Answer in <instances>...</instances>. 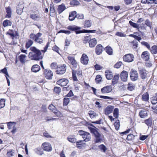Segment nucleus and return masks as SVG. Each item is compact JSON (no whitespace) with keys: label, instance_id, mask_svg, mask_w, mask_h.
I'll use <instances>...</instances> for the list:
<instances>
[{"label":"nucleus","instance_id":"f257e3e1","mask_svg":"<svg viewBox=\"0 0 157 157\" xmlns=\"http://www.w3.org/2000/svg\"><path fill=\"white\" fill-rule=\"evenodd\" d=\"M31 51L29 54V58L31 60H39L43 58L40 50L35 47H32L30 48Z\"/></svg>","mask_w":157,"mask_h":157},{"label":"nucleus","instance_id":"f03ea898","mask_svg":"<svg viewBox=\"0 0 157 157\" xmlns=\"http://www.w3.org/2000/svg\"><path fill=\"white\" fill-rule=\"evenodd\" d=\"M67 29L68 30L75 31L76 34H78L81 33H95L96 30H79L81 29L80 27H78L76 25L69 26L67 27Z\"/></svg>","mask_w":157,"mask_h":157},{"label":"nucleus","instance_id":"7ed1b4c3","mask_svg":"<svg viewBox=\"0 0 157 157\" xmlns=\"http://www.w3.org/2000/svg\"><path fill=\"white\" fill-rule=\"evenodd\" d=\"M95 137L94 142L95 143H101L103 140L104 136L100 134L96 130L92 131Z\"/></svg>","mask_w":157,"mask_h":157},{"label":"nucleus","instance_id":"20e7f679","mask_svg":"<svg viewBox=\"0 0 157 157\" xmlns=\"http://www.w3.org/2000/svg\"><path fill=\"white\" fill-rule=\"evenodd\" d=\"M66 69L67 66L65 64L59 65L58 66L57 70L56 71V73L59 75H63L66 72Z\"/></svg>","mask_w":157,"mask_h":157},{"label":"nucleus","instance_id":"39448f33","mask_svg":"<svg viewBox=\"0 0 157 157\" xmlns=\"http://www.w3.org/2000/svg\"><path fill=\"white\" fill-rule=\"evenodd\" d=\"M41 147L43 150L46 151H51L52 150V147L51 144L48 142H45L43 143Z\"/></svg>","mask_w":157,"mask_h":157},{"label":"nucleus","instance_id":"423d86ee","mask_svg":"<svg viewBox=\"0 0 157 157\" xmlns=\"http://www.w3.org/2000/svg\"><path fill=\"white\" fill-rule=\"evenodd\" d=\"M130 77L131 80L133 81H136L138 79L137 72L136 71L133 70L130 72Z\"/></svg>","mask_w":157,"mask_h":157},{"label":"nucleus","instance_id":"0eeeda50","mask_svg":"<svg viewBox=\"0 0 157 157\" xmlns=\"http://www.w3.org/2000/svg\"><path fill=\"white\" fill-rule=\"evenodd\" d=\"M134 57L132 54H128L124 55L123 57V60L126 62H130L133 60Z\"/></svg>","mask_w":157,"mask_h":157},{"label":"nucleus","instance_id":"6e6552de","mask_svg":"<svg viewBox=\"0 0 157 157\" xmlns=\"http://www.w3.org/2000/svg\"><path fill=\"white\" fill-rule=\"evenodd\" d=\"M69 62L73 66V68L74 69L76 68L78 65L77 63L75 60V58L71 56H68L67 57Z\"/></svg>","mask_w":157,"mask_h":157},{"label":"nucleus","instance_id":"1a4fd4ad","mask_svg":"<svg viewBox=\"0 0 157 157\" xmlns=\"http://www.w3.org/2000/svg\"><path fill=\"white\" fill-rule=\"evenodd\" d=\"M44 73L46 78L48 79L52 78L53 76L52 72L50 69H47L44 70Z\"/></svg>","mask_w":157,"mask_h":157},{"label":"nucleus","instance_id":"9d476101","mask_svg":"<svg viewBox=\"0 0 157 157\" xmlns=\"http://www.w3.org/2000/svg\"><path fill=\"white\" fill-rule=\"evenodd\" d=\"M139 72L141 78L145 79L147 78V71L144 68H139Z\"/></svg>","mask_w":157,"mask_h":157},{"label":"nucleus","instance_id":"9b49d317","mask_svg":"<svg viewBox=\"0 0 157 157\" xmlns=\"http://www.w3.org/2000/svg\"><path fill=\"white\" fill-rule=\"evenodd\" d=\"M42 35V34L40 33H38L36 34L32 33L30 35L29 37L30 39L34 40L35 42L41 37Z\"/></svg>","mask_w":157,"mask_h":157},{"label":"nucleus","instance_id":"f8f14e48","mask_svg":"<svg viewBox=\"0 0 157 157\" xmlns=\"http://www.w3.org/2000/svg\"><path fill=\"white\" fill-rule=\"evenodd\" d=\"M68 80L65 78H62L58 80L56 83L57 84L60 86H66L68 84Z\"/></svg>","mask_w":157,"mask_h":157},{"label":"nucleus","instance_id":"ddd939ff","mask_svg":"<svg viewBox=\"0 0 157 157\" xmlns=\"http://www.w3.org/2000/svg\"><path fill=\"white\" fill-rule=\"evenodd\" d=\"M80 60L82 63L86 65L89 61V59L87 56L85 54H83L80 59Z\"/></svg>","mask_w":157,"mask_h":157},{"label":"nucleus","instance_id":"4468645a","mask_svg":"<svg viewBox=\"0 0 157 157\" xmlns=\"http://www.w3.org/2000/svg\"><path fill=\"white\" fill-rule=\"evenodd\" d=\"M112 89L111 86H105L101 89V92L103 94L109 93L112 91Z\"/></svg>","mask_w":157,"mask_h":157},{"label":"nucleus","instance_id":"2eb2a0df","mask_svg":"<svg viewBox=\"0 0 157 157\" xmlns=\"http://www.w3.org/2000/svg\"><path fill=\"white\" fill-rule=\"evenodd\" d=\"M120 76L121 80L125 82L127 80L128 73L125 71H123L121 73Z\"/></svg>","mask_w":157,"mask_h":157},{"label":"nucleus","instance_id":"dca6fc26","mask_svg":"<svg viewBox=\"0 0 157 157\" xmlns=\"http://www.w3.org/2000/svg\"><path fill=\"white\" fill-rule=\"evenodd\" d=\"M141 57L145 60L148 61L150 58V54L147 51L143 52L141 55Z\"/></svg>","mask_w":157,"mask_h":157},{"label":"nucleus","instance_id":"f3484780","mask_svg":"<svg viewBox=\"0 0 157 157\" xmlns=\"http://www.w3.org/2000/svg\"><path fill=\"white\" fill-rule=\"evenodd\" d=\"M148 111L146 109H143L140 111L139 115L142 118H144L148 116Z\"/></svg>","mask_w":157,"mask_h":157},{"label":"nucleus","instance_id":"a211bd4d","mask_svg":"<svg viewBox=\"0 0 157 157\" xmlns=\"http://www.w3.org/2000/svg\"><path fill=\"white\" fill-rule=\"evenodd\" d=\"M103 47L101 44L98 45L96 47L95 52L96 53L99 55L101 54L103 51Z\"/></svg>","mask_w":157,"mask_h":157},{"label":"nucleus","instance_id":"6ab92c4d","mask_svg":"<svg viewBox=\"0 0 157 157\" xmlns=\"http://www.w3.org/2000/svg\"><path fill=\"white\" fill-rule=\"evenodd\" d=\"M113 109V106H109L104 109V112L105 115H107L110 114L112 112Z\"/></svg>","mask_w":157,"mask_h":157},{"label":"nucleus","instance_id":"aec40b11","mask_svg":"<svg viewBox=\"0 0 157 157\" xmlns=\"http://www.w3.org/2000/svg\"><path fill=\"white\" fill-rule=\"evenodd\" d=\"M89 46L90 48H93L95 47L97 44V41L95 38L91 39L89 41Z\"/></svg>","mask_w":157,"mask_h":157},{"label":"nucleus","instance_id":"412c9836","mask_svg":"<svg viewBox=\"0 0 157 157\" xmlns=\"http://www.w3.org/2000/svg\"><path fill=\"white\" fill-rule=\"evenodd\" d=\"M84 139L85 142H88L90 140L91 138V135L89 133L86 132L82 137Z\"/></svg>","mask_w":157,"mask_h":157},{"label":"nucleus","instance_id":"4be33fe9","mask_svg":"<svg viewBox=\"0 0 157 157\" xmlns=\"http://www.w3.org/2000/svg\"><path fill=\"white\" fill-rule=\"evenodd\" d=\"M66 9V7L65 5L62 4L58 6L57 9L58 11L59 14H61Z\"/></svg>","mask_w":157,"mask_h":157},{"label":"nucleus","instance_id":"5701e85b","mask_svg":"<svg viewBox=\"0 0 157 157\" xmlns=\"http://www.w3.org/2000/svg\"><path fill=\"white\" fill-rule=\"evenodd\" d=\"M40 69V67L37 64L34 65L31 67V70L34 72L36 73L39 71Z\"/></svg>","mask_w":157,"mask_h":157},{"label":"nucleus","instance_id":"b1692460","mask_svg":"<svg viewBox=\"0 0 157 157\" xmlns=\"http://www.w3.org/2000/svg\"><path fill=\"white\" fill-rule=\"evenodd\" d=\"M105 76L107 79L110 80L112 78L113 75L111 71L109 70H107L105 71Z\"/></svg>","mask_w":157,"mask_h":157},{"label":"nucleus","instance_id":"393cba45","mask_svg":"<svg viewBox=\"0 0 157 157\" xmlns=\"http://www.w3.org/2000/svg\"><path fill=\"white\" fill-rule=\"evenodd\" d=\"M30 17L33 20L36 21L39 20L41 18L40 14L38 13L30 14Z\"/></svg>","mask_w":157,"mask_h":157},{"label":"nucleus","instance_id":"a878e982","mask_svg":"<svg viewBox=\"0 0 157 157\" xmlns=\"http://www.w3.org/2000/svg\"><path fill=\"white\" fill-rule=\"evenodd\" d=\"M26 57V56L24 54H21L18 56V59L21 63L24 64L25 63Z\"/></svg>","mask_w":157,"mask_h":157},{"label":"nucleus","instance_id":"bb28decb","mask_svg":"<svg viewBox=\"0 0 157 157\" xmlns=\"http://www.w3.org/2000/svg\"><path fill=\"white\" fill-rule=\"evenodd\" d=\"M119 78V74L114 75L113 78L112 80V84L113 85H114L118 82Z\"/></svg>","mask_w":157,"mask_h":157},{"label":"nucleus","instance_id":"cd10ccee","mask_svg":"<svg viewBox=\"0 0 157 157\" xmlns=\"http://www.w3.org/2000/svg\"><path fill=\"white\" fill-rule=\"evenodd\" d=\"M142 99L143 101H147L149 100V95L148 93H144L142 96Z\"/></svg>","mask_w":157,"mask_h":157},{"label":"nucleus","instance_id":"c85d7f7f","mask_svg":"<svg viewBox=\"0 0 157 157\" xmlns=\"http://www.w3.org/2000/svg\"><path fill=\"white\" fill-rule=\"evenodd\" d=\"M76 11H73L70 14L69 19L70 21H72L75 19L76 17Z\"/></svg>","mask_w":157,"mask_h":157},{"label":"nucleus","instance_id":"c756f323","mask_svg":"<svg viewBox=\"0 0 157 157\" xmlns=\"http://www.w3.org/2000/svg\"><path fill=\"white\" fill-rule=\"evenodd\" d=\"M92 25V21L91 20H89L85 21L84 23V28H89Z\"/></svg>","mask_w":157,"mask_h":157},{"label":"nucleus","instance_id":"7c9ffc66","mask_svg":"<svg viewBox=\"0 0 157 157\" xmlns=\"http://www.w3.org/2000/svg\"><path fill=\"white\" fill-rule=\"evenodd\" d=\"M135 88V85L132 83H129L128 85L127 89L130 91H132L134 90Z\"/></svg>","mask_w":157,"mask_h":157},{"label":"nucleus","instance_id":"2f4dec72","mask_svg":"<svg viewBox=\"0 0 157 157\" xmlns=\"http://www.w3.org/2000/svg\"><path fill=\"white\" fill-rule=\"evenodd\" d=\"M34 151L36 153L40 155H42L44 154L43 151H42L40 147L35 148Z\"/></svg>","mask_w":157,"mask_h":157},{"label":"nucleus","instance_id":"473e14b6","mask_svg":"<svg viewBox=\"0 0 157 157\" xmlns=\"http://www.w3.org/2000/svg\"><path fill=\"white\" fill-rule=\"evenodd\" d=\"M152 54H156L157 53V46L156 45L153 46L150 50Z\"/></svg>","mask_w":157,"mask_h":157},{"label":"nucleus","instance_id":"72a5a7b5","mask_svg":"<svg viewBox=\"0 0 157 157\" xmlns=\"http://www.w3.org/2000/svg\"><path fill=\"white\" fill-rule=\"evenodd\" d=\"M68 140L72 143H75L76 142V138L73 136H70L67 138Z\"/></svg>","mask_w":157,"mask_h":157},{"label":"nucleus","instance_id":"f704fd0d","mask_svg":"<svg viewBox=\"0 0 157 157\" xmlns=\"http://www.w3.org/2000/svg\"><path fill=\"white\" fill-rule=\"evenodd\" d=\"M33 40H29L25 44V48L27 49L29 48L33 44Z\"/></svg>","mask_w":157,"mask_h":157},{"label":"nucleus","instance_id":"c9c22d12","mask_svg":"<svg viewBox=\"0 0 157 157\" xmlns=\"http://www.w3.org/2000/svg\"><path fill=\"white\" fill-rule=\"evenodd\" d=\"M106 52L109 55H111L113 53V50L112 48L108 46L106 47Z\"/></svg>","mask_w":157,"mask_h":157},{"label":"nucleus","instance_id":"e433bc0d","mask_svg":"<svg viewBox=\"0 0 157 157\" xmlns=\"http://www.w3.org/2000/svg\"><path fill=\"white\" fill-rule=\"evenodd\" d=\"M113 114L115 118H117L119 115V109L118 108H116L114 109Z\"/></svg>","mask_w":157,"mask_h":157},{"label":"nucleus","instance_id":"4c0bfd02","mask_svg":"<svg viewBox=\"0 0 157 157\" xmlns=\"http://www.w3.org/2000/svg\"><path fill=\"white\" fill-rule=\"evenodd\" d=\"M89 114L91 118H94L98 115L94 112L91 111L89 112Z\"/></svg>","mask_w":157,"mask_h":157},{"label":"nucleus","instance_id":"58836bf2","mask_svg":"<svg viewBox=\"0 0 157 157\" xmlns=\"http://www.w3.org/2000/svg\"><path fill=\"white\" fill-rule=\"evenodd\" d=\"M12 23L9 20H5L3 22V25L4 27L8 26H11Z\"/></svg>","mask_w":157,"mask_h":157},{"label":"nucleus","instance_id":"ea45409f","mask_svg":"<svg viewBox=\"0 0 157 157\" xmlns=\"http://www.w3.org/2000/svg\"><path fill=\"white\" fill-rule=\"evenodd\" d=\"M151 102L153 105L157 103V93L155 94V96L152 97Z\"/></svg>","mask_w":157,"mask_h":157},{"label":"nucleus","instance_id":"a19ab883","mask_svg":"<svg viewBox=\"0 0 157 157\" xmlns=\"http://www.w3.org/2000/svg\"><path fill=\"white\" fill-rule=\"evenodd\" d=\"M114 125L116 130H118L120 128V121L118 120H117L114 123Z\"/></svg>","mask_w":157,"mask_h":157},{"label":"nucleus","instance_id":"79ce46f5","mask_svg":"<svg viewBox=\"0 0 157 157\" xmlns=\"http://www.w3.org/2000/svg\"><path fill=\"white\" fill-rule=\"evenodd\" d=\"M144 123L148 126H151L152 125V120L151 119L149 118L144 121Z\"/></svg>","mask_w":157,"mask_h":157},{"label":"nucleus","instance_id":"37998d69","mask_svg":"<svg viewBox=\"0 0 157 157\" xmlns=\"http://www.w3.org/2000/svg\"><path fill=\"white\" fill-rule=\"evenodd\" d=\"M98 147L103 152H105L107 148L103 144H101L98 146Z\"/></svg>","mask_w":157,"mask_h":157},{"label":"nucleus","instance_id":"c03bdc74","mask_svg":"<svg viewBox=\"0 0 157 157\" xmlns=\"http://www.w3.org/2000/svg\"><path fill=\"white\" fill-rule=\"evenodd\" d=\"M5 100L4 99H1L0 100V109L4 107L5 105Z\"/></svg>","mask_w":157,"mask_h":157},{"label":"nucleus","instance_id":"a18cd8bd","mask_svg":"<svg viewBox=\"0 0 157 157\" xmlns=\"http://www.w3.org/2000/svg\"><path fill=\"white\" fill-rule=\"evenodd\" d=\"M55 13V11L54 7L52 6H51L50 10V15L51 16H54Z\"/></svg>","mask_w":157,"mask_h":157},{"label":"nucleus","instance_id":"49530a36","mask_svg":"<svg viewBox=\"0 0 157 157\" xmlns=\"http://www.w3.org/2000/svg\"><path fill=\"white\" fill-rule=\"evenodd\" d=\"M129 23L131 26L135 28L138 29L139 28V25L136 23L133 22L131 21H129Z\"/></svg>","mask_w":157,"mask_h":157},{"label":"nucleus","instance_id":"de8ad7c7","mask_svg":"<svg viewBox=\"0 0 157 157\" xmlns=\"http://www.w3.org/2000/svg\"><path fill=\"white\" fill-rule=\"evenodd\" d=\"M83 140H79L78 141L76 142V144L78 148L81 147V145L83 144H85Z\"/></svg>","mask_w":157,"mask_h":157},{"label":"nucleus","instance_id":"09e8293b","mask_svg":"<svg viewBox=\"0 0 157 157\" xmlns=\"http://www.w3.org/2000/svg\"><path fill=\"white\" fill-rule=\"evenodd\" d=\"M141 44L142 45L145 46L149 50L151 49L150 46L147 42L145 41H142L141 42Z\"/></svg>","mask_w":157,"mask_h":157},{"label":"nucleus","instance_id":"8fccbe9b","mask_svg":"<svg viewBox=\"0 0 157 157\" xmlns=\"http://www.w3.org/2000/svg\"><path fill=\"white\" fill-rule=\"evenodd\" d=\"M79 4V2L76 0H73L71 1L70 4L72 6H77Z\"/></svg>","mask_w":157,"mask_h":157},{"label":"nucleus","instance_id":"3c124183","mask_svg":"<svg viewBox=\"0 0 157 157\" xmlns=\"http://www.w3.org/2000/svg\"><path fill=\"white\" fill-rule=\"evenodd\" d=\"M101 75H98L96 76L95 80L96 83H99L101 81Z\"/></svg>","mask_w":157,"mask_h":157},{"label":"nucleus","instance_id":"603ef678","mask_svg":"<svg viewBox=\"0 0 157 157\" xmlns=\"http://www.w3.org/2000/svg\"><path fill=\"white\" fill-rule=\"evenodd\" d=\"M76 71L75 70H72V74L73 80L74 81H78V79L76 76Z\"/></svg>","mask_w":157,"mask_h":157},{"label":"nucleus","instance_id":"864d4df0","mask_svg":"<svg viewBox=\"0 0 157 157\" xmlns=\"http://www.w3.org/2000/svg\"><path fill=\"white\" fill-rule=\"evenodd\" d=\"M7 124L9 129H12V127H14L15 124L14 122H10L8 123Z\"/></svg>","mask_w":157,"mask_h":157},{"label":"nucleus","instance_id":"5fc2aeb1","mask_svg":"<svg viewBox=\"0 0 157 157\" xmlns=\"http://www.w3.org/2000/svg\"><path fill=\"white\" fill-rule=\"evenodd\" d=\"M129 36H130L134 38L135 39L137 40L138 41H140V40H141L142 39L141 37L132 34L129 35Z\"/></svg>","mask_w":157,"mask_h":157},{"label":"nucleus","instance_id":"6e6d98bb","mask_svg":"<svg viewBox=\"0 0 157 157\" xmlns=\"http://www.w3.org/2000/svg\"><path fill=\"white\" fill-rule=\"evenodd\" d=\"M50 67L52 69H57V63H51Z\"/></svg>","mask_w":157,"mask_h":157},{"label":"nucleus","instance_id":"4d7b16f0","mask_svg":"<svg viewBox=\"0 0 157 157\" xmlns=\"http://www.w3.org/2000/svg\"><path fill=\"white\" fill-rule=\"evenodd\" d=\"M91 37L89 36H86L84 37L83 39V42L84 43L86 44L88 41H89L90 40H91Z\"/></svg>","mask_w":157,"mask_h":157},{"label":"nucleus","instance_id":"13d9d810","mask_svg":"<svg viewBox=\"0 0 157 157\" xmlns=\"http://www.w3.org/2000/svg\"><path fill=\"white\" fill-rule=\"evenodd\" d=\"M70 101V99L68 98H65L63 99V105H67Z\"/></svg>","mask_w":157,"mask_h":157},{"label":"nucleus","instance_id":"bf43d9fd","mask_svg":"<svg viewBox=\"0 0 157 157\" xmlns=\"http://www.w3.org/2000/svg\"><path fill=\"white\" fill-rule=\"evenodd\" d=\"M54 91L57 94H59L61 91V89L60 87H55L54 89Z\"/></svg>","mask_w":157,"mask_h":157},{"label":"nucleus","instance_id":"052dcab7","mask_svg":"<svg viewBox=\"0 0 157 157\" xmlns=\"http://www.w3.org/2000/svg\"><path fill=\"white\" fill-rule=\"evenodd\" d=\"M122 65V63L121 62L119 61L117 62L114 65V67L116 68H119Z\"/></svg>","mask_w":157,"mask_h":157},{"label":"nucleus","instance_id":"680f3d73","mask_svg":"<svg viewBox=\"0 0 157 157\" xmlns=\"http://www.w3.org/2000/svg\"><path fill=\"white\" fill-rule=\"evenodd\" d=\"M148 4H151L152 3L157 4V0H146Z\"/></svg>","mask_w":157,"mask_h":157},{"label":"nucleus","instance_id":"e2e57ef3","mask_svg":"<svg viewBox=\"0 0 157 157\" xmlns=\"http://www.w3.org/2000/svg\"><path fill=\"white\" fill-rule=\"evenodd\" d=\"M116 35L120 37H125L126 35L124 34L123 33H122L120 32H117L116 33Z\"/></svg>","mask_w":157,"mask_h":157},{"label":"nucleus","instance_id":"0e129e2a","mask_svg":"<svg viewBox=\"0 0 157 157\" xmlns=\"http://www.w3.org/2000/svg\"><path fill=\"white\" fill-rule=\"evenodd\" d=\"M76 17L79 19H82L84 18V15L82 14H76Z\"/></svg>","mask_w":157,"mask_h":157},{"label":"nucleus","instance_id":"69168bd1","mask_svg":"<svg viewBox=\"0 0 157 157\" xmlns=\"http://www.w3.org/2000/svg\"><path fill=\"white\" fill-rule=\"evenodd\" d=\"M53 112L58 117H61L62 116V113L56 110L55 111H53Z\"/></svg>","mask_w":157,"mask_h":157},{"label":"nucleus","instance_id":"338daca9","mask_svg":"<svg viewBox=\"0 0 157 157\" xmlns=\"http://www.w3.org/2000/svg\"><path fill=\"white\" fill-rule=\"evenodd\" d=\"M145 24L147 26L150 27L151 28L152 25L151 23L148 19H147L145 21Z\"/></svg>","mask_w":157,"mask_h":157},{"label":"nucleus","instance_id":"774afa93","mask_svg":"<svg viewBox=\"0 0 157 157\" xmlns=\"http://www.w3.org/2000/svg\"><path fill=\"white\" fill-rule=\"evenodd\" d=\"M134 136L132 134H130L127 136V139L128 140H130L134 139Z\"/></svg>","mask_w":157,"mask_h":157}]
</instances>
